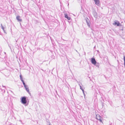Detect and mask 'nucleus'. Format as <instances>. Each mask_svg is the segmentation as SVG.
I'll list each match as a JSON object with an SVG mask.
<instances>
[{
    "label": "nucleus",
    "instance_id": "obj_13",
    "mask_svg": "<svg viewBox=\"0 0 125 125\" xmlns=\"http://www.w3.org/2000/svg\"><path fill=\"white\" fill-rule=\"evenodd\" d=\"M95 65L97 67H99V63H96V64Z\"/></svg>",
    "mask_w": 125,
    "mask_h": 125
},
{
    "label": "nucleus",
    "instance_id": "obj_7",
    "mask_svg": "<svg viewBox=\"0 0 125 125\" xmlns=\"http://www.w3.org/2000/svg\"><path fill=\"white\" fill-rule=\"evenodd\" d=\"M86 21L87 22L88 26H90V21H89V20L87 18L86 19Z\"/></svg>",
    "mask_w": 125,
    "mask_h": 125
},
{
    "label": "nucleus",
    "instance_id": "obj_16",
    "mask_svg": "<svg viewBox=\"0 0 125 125\" xmlns=\"http://www.w3.org/2000/svg\"><path fill=\"white\" fill-rule=\"evenodd\" d=\"M83 94L84 96H85V93H84V90H83Z\"/></svg>",
    "mask_w": 125,
    "mask_h": 125
},
{
    "label": "nucleus",
    "instance_id": "obj_5",
    "mask_svg": "<svg viewBox=\"0 0 125 125\" xmlns=\"http://www.w3.org/2000/svg\"><path fill=\"white\" fill-rule=\"evenodd\" d=\"M113 24L114 25H116L117 26H119L120 25V24L119 23V21H117V22H115Z\"/></svg>",
    "mask_w": 125,
    "mask_h": 125
},
{
    "label": "nucleus",
    "instance_id": "obj_9",
    "mask_svg": "<svg viewBox=\"0 0 125 125\" xmlns=\"http://www.w3.org/2000/svg\"><path fill=\"white\" fill-rule=\"evenodd\" d=\"M20 79H21V81L22 82H23V79L21 75H20Z\"/></svg>",
    "mask_w": 125,
    "mask_h": 125
},
{
    "label": "nucleus",
    "instance_id": "obj_11",
    "mask_svg": "<svg viewBox=\"0 0 125 125\" xmlns=\"http://www.w3.org/2000/svg\"><path fill=\"white\" fill-rule=\"evenodd\" d=\"M1 28L3 29V30L4 31V28L3 26H2V24H1Z\"/></svg>",
    "mask_w": 125,
    "mask_h": 125
},
{
    "label": "nucleus",
    "instance_id": "obj_10",
    "mask_svg": "<svg viewBox=\"0 0 125 125\" xmlns=\"http://www.w3.org/2000/svg\"><path fill=\"white\" fill-rule=\"evenodd\" d=\"M79 85L80 86V89L83 92V90H84L83 89V88L81 87V86L80 84H79Z\"/></svg>",
    "mask_w": 125,
    "mask_h": 125
},
{
    "label": "nucleus",
    "instance_id": "obj_17",
    "mask_svg": "<svg viewBox=\"0 0 125 125\" xmlns=\"http://www.w3.org/2000/svg\"><path fill=\"white\" fill-rule=\"evenodd\" d=\"M49 125H50V124Z\"/></svg>",
    "mask_w": 125,
    "mask_h": 125
},
{
    "label": "nucleus",
    "instance_id": "obj_14",
    "mask_svg": "<svg viewBox=\"0 0 125 125\" xmlns=\"http://www.w3.org/2000/svg\"><path fill=\"white\" fill-rule=\"evenodd\" d=\"M24 87L25 88V89H26V88H28V86L26 85H24Z\"/></svg>",
    "mask_w": 125,
    "mask_h": 125
},
{
    "label": "nucleus",
    "instance_id": "obj_4",
    "mask_svg": "<svg viewBox=\"0 0 125 125\" xmlns=\"http://www.w3.org/2000/svg\"><path fill=\"white\" fill-rule=\"evenodd\" d=\"M95 4L98 6H99L100 5V3L99 0H94Z\"/></svg>",
    "mask_w": 125,
    "mask_h": 125
},
{
    "label": "nucleus",
    "instance_id": "obj_3",
    "mask_svg": "<svg viewBox=\"0 0 125 125\" xmlns=\"http://www.w3.org/2000/svg\"><path fill=\"white\" fill-rule=\"evenodd\" d=\"M91 62L94 65H95L96 63V62L95 61V59L93 58H91Z\"/></svg>",
    "mask_w": 125,
    "mask_h": 125
},
{
    "label": "nucleus",
    "instance_id": "obj_6",
    "mask_svg": "<svg viewBox=\"0 0 125 125\" xmlns=\"http://www.w3.org/2000/svg\"><path fill=\"white\" fill-rule=\"evenodd\" d=\"M16 19L18 21H22V20L20 19V17L19 16H18L16 17Z\"/></svg>",
    "mask_w": 125,
    "mask_h": 125
},
{
    "label": "nucleus",
    "instance_id": "obj_2",
    "mask_svg": "<svg viewBox=\"0 0 125 125\" xmlns=\"http://www.w3.org/2000/svg\"><path fill=\"white\" fill-rule=\"evenodd\" d=\"M21 102L23 104H26L27 102L26 97H22L21 100Z\"/></svg>",
    "mask_w": 125,
    "mask_h": 125
},
{
    "label": "nucleus",
    "instance_id": "obj_12",
    "mask_svg": "<svg viewBox=\"0 0 125 125\" xmlns=\"http://www.w3.org/2000/svg\"><path fill=\"white\" fill-rule=\"evenodd\" d=\"M25 89H26V90L29 93V88L28 87V88H26Z\"/></svg>",
    "mask_w": 125,
    "mask_h": 125
},
{
    "label": "nucleus",
    "instance_id": "obj_1",
    "mask_svg": "<svg viewBox=\"0 0 125 125\" xmlns=\"http://www.w3.org/2000/svg\"><path fill=\"white\" fill-rule=\"evenodd\" d=\"M96 119L99 120L100 122L102 123V117H101L100 115H96Z\"/></svg>",
    "mask_w": 125,
    "mask_h": 125
},
{
    "label": "nucleus",
    "instance_id": "obj_8",
    "mask_svg": "<svg viewBox=\"0 0 125 125\" xmlns=\"http://www.w3.org/2000/svg\"><path fill=\"white\" fill-rule=\"evenodd\" d=\"M64 17L65 18H67L68 20H70L71 18L68 17L67 15L66 14H64Z\"/></svg>",
    "mask_w": 125,
    "mask_h": 125
},
{
    "label": "nucleus",
    "instance_id": "obj_15",
    "mask_svg": "<svg viewBox=\"0 0 125 125\" xmlns=\"http://www.w3.org/2000/svg\"><path fill=\"white\" fill-rule=\"evenodd\" d=\"M22 82L23 83V84L24 86V85H25V83L24 82V81H23V82Z\"/></svg>",
    "mask_w": 125,
    "mask_h": 125
}]
</instances>
